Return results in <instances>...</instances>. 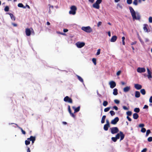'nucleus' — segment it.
Listing matches in <instances>:
<instances>
[{
  "label": "nucleus",
  "instance_id": "f257e3e1",
  "mask_svg": "<svg viewBox=\"0 0 152 152\" xmlns=\"http://www.w3.org/2000/svg\"><path fill=\"white\" fill-rule=\"evenodd\" d=\"M129 10L131 13L133 20H139L140 16L139 13H136L134 9L131 7H129Z\"/></svg>",
  "mask_w": 152,
  "mask_h": 152
},
{
  "label": "nucleus",
  "instance_id": "f03ea898",
  "mask_svg": "<svg viewBox=\"0 0 152 152\" xmlns=\"http://www.w3.org/2000/svg\"><path fill=\"white\" fill-rule=\"evenodd\" d=\"M81 29L83 31L87 33H90L92 31V29L89 26L82 27Z\"/></svg>",
  "mask_w": 152,
  "mask_h": 152
},
{
  "label": "nucleus",
  "instance_id": "7ed1b4c3",
  "mask_svg": "<svg viewBox=\"0 0 152 152\" xmlns=\"http://www.w3.org/2000/svg\"><path fill=\"white\" fill-rule=\"evenodd\" d=\"M125 135L122 132H120L119 133H118L116 135V138L117 139L120 138V140H122L124 137Z\"/></svg>",
  "mask_w": 152,
  "mask_h": 152
},
{
  "label": "nucleus",
  "instance_id": "20e7f679",
  "mask_svg": "<svg viewBox=\"0 0 152 152\" xmlns=\"http://www.w3.org/2000/svg\"><path fill=\"white\" fill-rule=\"evenodd\" d=\"M71 10L69 11V13L73 15L76 14V11L77 10L76 7L75 6H72L70 7Z\"/></svg>",
  "mask_w": 152,
  "mask_h": 152
},
{
  "label": "nucleus",
  "instance_id": "39448f33",
  "mask_svg": "<svg viewBox=\"0 0 152 152\" xmlns=\"http://www.w3.org/2000/svg\"><path fill=\"white\" fill-rule=\"evenodd\" d=\"M111 132L112 134H115L118 133L119 130L117 127H113L110 129Z\"/></svg>",
  "mask_w": 152,
  "mask_h": 152
},
{
  "label": "nucleus",
  "instance_id": "423d86ee",
  "mask_svg": "<svg viewBox=\"0 0 152 152\" xmlns=\"http://www.w3.org/2000/svg\"><path fill=\"white\" fill-rule=\"evenodd\" d=\"M77 47L79 48L83 47L85 45V43L83 42H78L76 43Z\"/></svg>",
  "mask_w": 152,
  "mask_h": 152
},
{
  "label": "nucleus",
  "instance_id": "0eeeda50",
  "mask_svg": "<svg viewBox=\"0 0 152 152\" xmlns=\"http://www.w3.org/2000/svg\"><path fill=\"white\" fill-rule=\"evenodd\" d=\"M64 100L65 102H67L70 103H72V99L69 98L68 96H65L64 98Z\"/></svg>",
  "mask_w": 152,
  "mask_h": 152
},
{
  "label": "nucleus",
  "instance_id": "6e6552de",
  "mask_svg": "<svg viewBox=\"0 0 152 152\" xmlns=\"http://www.w3.org/2000/svg\"><path fill=\"white\" fill-rule=\"evenodd\" d=\"M119 119L118 117H115L114 119L112 120L111 122V123L113 124H115L119 121Z\"/></svg>",
  "mask_w": 152,
  "mask_h": 152
},
{
  "label": "nucleus",
  "instance_id": "1a4fd4ad",
  "mask_svg": "<svg viewBox=\"0 0 152 152\" xmlns=\"http://www.w3.org/2000/svg\"><path fill=\"white\" fill-rule=\"evenodd\" d=\"M143 29L144 31L146 32H150V31L149 29H148V24H145L143 25Z\"/></svg>",
  "mask_w": 152,
  "mask_h": 152
},
{
  "label": "nucleus",
  "instance_id": "9d476101",
  "mask_svg": "<svg viewBox=\"0 0 152 152\" xmlns=\"http://www.w3.org/2000/svg\"><path fill=\"white\" fill-rule=\"evenodd\" d=\"M137 71L139 73L143 72H145V69L144 67H138L137 69Z\"/></svg>",
  "mask_w": 152,
  "mask_h": 152
},
{
  "label": "nucleus",
  "instance_id": "9b49d317",
  "mask_svg": "<svg viewBox=\"0 0 152 152\" xmlns=\"http://www.w3.org/2000/svg\"><path fill=\"white\" fill-rule=\"evenodd\" d=\"M26 34V36H29L31 35V31L29 28H26L25 31Z\"/></svg>",
  "mask_w": 152,
  "mask_h": 152
},
{
  "label": "nucleus",
  "instance_id": "f8f14e48",
  "mask_svg": "<svg viewBox=\"0 0 152 152\" xmlns=\"http://www.w3.org/2000/svg\"><path fill=\"white\" fill-rule=\"evenodd\" d=\"M68 107L69 112L70 114V115L73 118H75V116L73 113H72L71 110L70 109V106L69 105Z\"/></svg>",
  "mask_w": 152,
  "mask_h": 152
},
{
  "label": "nucleus",
  "instance_id": "ddd939ff",
  "mask_svg": "<svg viewBox=\"0 0 152 152\" xmlns=\"http://www.w3.org/2000/svg\"><path fill=\"white\" fill-rule=\"evenodd\" d=\"M147 71L148 75H147L148 78V79H150L152 78L151 72L148 68H147Z\"/></svg>",
  "mask_w": 152,
  "mask_h": 152
},
{
  "label": "nucleus",
  "instance_id": "4468645a",
  "mask_svg": "<svg viewBox=\"0 0 152 152\" xmlns=\"http://www.w3.org/2000/svg\"><path fill=\"white\" fill-rule=\"evenodd\" d=\"M72 108L74 110V113H76L79 112L80 111V107L78 106L76 108L74 106L72 107Z\"/></svg>",
  "mask_w": 152,
  "mask_h": 152
},
{
  "label": "nucleus",
  "instance_id": "2eb2a0df",
  "mask_svg": "<svg viewBox=\"0 0 152 152\" xmlns=\"http://www.w3.org/2000/svg\"><path fill=\"white\" fill-rule=\"evenodd\" d=\"M117 37L116 36H113L110 40V41L112 42H114L117 40Z\"/></svg>",
  "mask_w": 152,
  "mask_h": 152
},
{
  "label": "nucleus",
  "instance_id": "dca6fc26",
  "mask_svg": "<svg viewBox=\"0 0 152 152\" xmlns=\"http://www.w3.org/2000/svg\"><path fill=\"white\" fill-rule=\"evenodd\" d=\"M48 6H49V9L48 12L49 14H51L52 13L51 10H52L53 9V6H50V4H48Z\"/></svg>",
  "mask_w": 152,
  "mask_h": 152
},
{
  "label": "nucleus",
  "instance_id": "f3484780",
  "mask_svg": "<svg viewBox=\"0 0 152 152\" xmlns=\"http://www.w3.org/2000/svg\"><path fill=\"white\" fill-rule=\"evenodd\" d=\"M93 7L94 8L98 9L100 8L99 5L95 3L93 5Z\"/></svg>",
  "mask_w": 152,
  "mask_h": 152
},
{
  "label": "nucleus",
  "instance_id": "a211bd4d",
  "mask_svg": "<svg viewBox=\"0 0 152 152\" xmlns=\"http://www.w3.org/2000/svg\"><path fill=\"white\" fill-rule=\"evenodd\" d=\"M130 87L127 86L124 88V91L125 92H127L130 90Z\"/></svg>",
  "mask_w": 152,
  "mask_h": 152
},
{
  "label": "nucleus",
  "instance_id": "6ab92c4d",
  "mask_svg": "<svg viewBox=\"0 0 152 152\" xmlns=\"http://www.w3.org/2000/svg\"><path fill=\"white\" fill-rule=\"evenodd\" d=\"M36 138L35 137L31 136L30 138H27V140L30 141L32 140H35Z\"/></svg>",
  "mask_w": 152,
  "mask_h": 152
},
{
  "label": "nucleus",
  "instance_id": "aec40b11",
  "mask_svg": "<svg viewBox=\"0 0 152 152\" xmlns=\"http://www.w3.org/2000/svg\"><path fill=\"white\" fill-rule=\"evenodd\" d=\"M133 118L135 119H137L139 117V115L137 113H134L133 115Z\"/></svg>",
  "mask_w": 152,
  "mask_h": 152
},
{
  "label": "nucleus",
  "instance_id": "412c9836",
  "mask_svg": "<svg viewBox=\"0 0 152 152\" xmlns=\"http://www.w3.org/2000/svg\"><path fill=\"white\" fill-rule=\"evenodd\" d=\"M77 78L79 80V81H80L82 83H83V85H84L85 86L84 84L83 83V78L81 77H80V76H79V75H77Z\"/></svg>",
  "mask_w": 152,
  "mask_h": 152
},
{
  "label": "nucleus",
  "instance_id": "4be33fe9",
  "mask_svg": "<svg viewBox=\"0 0 152 152\" xmlns=\"http://www.w3.org/2000/svg\"><path fill=\"white\" fill-rule=\"evenodd\" d=\"M110 127V125H108L107 124H105L104 126V129L105 131H107L108 129V128Z\"/></svg>",
  "mask_w": 152,
  "mask_h": 152
},
{
  "label": "nucleus",
  "instance_id": "5701e85b",
  "mask_svg": "<svg viewBox=\"0 0 152 152\" xmlns=\"http://www.w3.org/2000/svg\"><path fill=\"white\" fill-rule=\"evenodd\" d=\"M140 96V93L139 91H136L135 93V97L136 98H139Z\"/></svg>",
  "mask_w": 152,
  "mask_h": 152
},
{
  "label": "nucleus",
  "instance_id": "b1692460",
  "mask_svg": "<svg viewBox=\"0 0 152 152\" xmlns=\"http://www.w3.org/2000/svg\"><path fill=\"white\" fill-rule=\"evenodd\" d=\"M15 124L19 128V129H20L23 134H24V135H25L26 134V132L25 131H24V130H23L21 128L19 127L17 124Z\"/></svg>",
  "mask_w": 152,
  "mask_h": 152
},
{
  "label": "nucleus",
  "instance_id": "393cba45",
  "mask_svg": "<svg viewBox=\"0 0 152 152\" xmlns=\"http://www.w3.org/2000/svg\"><path fill=\"white\" fill-rule=\"evenodd\" d=\"M106 118V116L105 115H104L102 117V120H101V123L103 124L105 122V120Z\"/></svg>",
  "mask_w": 152,
  "mask_h": 152
},
{
  "label": "nucleus",
  "instance_id": "a878e982",
  "mask_svg": "<svg viewBox=\"0 0 152 152\" xmlns=\"http://www.w3.org/2000/svg\"><path fill=\"white\" fill-rule=\"evenodd\" d=\"M9 14L10 15L11 18L13 20H15V18L13 14L11 13H9Z\"/></svg>",
  "mask_w": 152,
  "mask_h": 152
},
{
  "label": "nucleus",
  "instance_id": "bb28decb",
  "mask_svg": "<svg viewBox=\"0 0 152 152\" xmlns=\"http://www.w3.org/2000/svg\"><path fill=\"white\" fill-rule=\"evenodd\" d=\"M113 94L115 95H116L118 94V90L116 88H115L113 90Z\"/></svg>",
  "mask_w": 152,
  "mask_h": 152
},
{
  "label": "nucleus",
  "instance_id": "cd10ccee",
  "mask_svg": "<svg viewBox=\"0 0 152 152\" xmlns=\"http://www.w3.org/2000/svg\"><path fill=\"white\" fill-rule=\"evenodd\" d=\"M110 86H116L115 83L113 81H111L109 83Z\"/></svg>",
  "mask_w": 152,
  "mask_h": 152
},
{
  "label": "nucleus",
  "instance_id": "c85d7f7f",
  "mask_svg": "<svg viewBox=\"0 0 152 152\" xmlns=\"http://www.w3.org/2000/svg\"><path fill=\"white\" fill-rule=\"evenodd\" d=\"M18 6L20 7H22L23 8H26V7L24 6L23 4L22 3H19L18 4Z\"/></svg>",
  "mask_w": 152,
  "mask_h": 152
},
{
  "label": "nucleus",
  "instance_id": "c756f323",
  "mask_svg": "<svg viewBox=\"0 0 152 152\" xmlns=\"http://www.w3.org/2000/svg\"><path fill=\"white\" fill-rule=\"evenodd\" d=\"M140 92L142 95H145L146 93L145 90L144 89H142L141 90Z\"/></svg>",
  "mask_w": 152,
  "mask_h": 152
},
{
  "label": "nucleus",
  "instance_id": "7c9ffc66",
  "mask_svg": "<svg viewBox=\"0 0 152 152\" xmlns=\"http://www.w3.org/2000/svg\"><path fill=\"white\" fill-rule=\"evenodd\" d=\"M140 111V110L139 108H135L134 110V111L137 113H139Z\"/></svg>",
  "mask_w": 152,
  "mask_h": 152
},
{
  "label": "nucleus",
  "instance_id": "2f4dec72",
  "mask_svg": "<svg viewBox=\"0 0 152 152\" xmlns=\"http://www.w3.org/2000/svg\"><path fill=\"white\" fill-rule=\"evenodd\" d=\"M126 114L127 115V116H131L132 115V112L131 111H128L126 112Z\"/></svg>",
  "mask_w": 152,
  "mask_h": 152
},
{
  "label": "nucleus",
  "instance_id": "473e14b6",
  "mask_svg": "<svg viewBox=\"0 0 152 152\" xmlns=\"http://www.w3.org/2000/svg\"><path fill=\"white\" fill-rule=\"evenodd\" d=\"M108 103L107 101H104L103 103V105L104 106L106 107L108 104Z\"/></svg>",
  "mask_w": 152,
  "mask_h": 152
},
{
  "label": "nucleus",
  "instance_id": "72a5a7b5",
  "mask_svg": "<svg viewBox=\"0 0 152 152\" xmlns=\"http://www.w3.org/2000/svg\"><path fill=\"white\" fill-rule=\"evenodd\" d=\"M92 61L93 63H94V65H96V59L95 58H92Z\"/></svg>",
  "mask_w": 152,
  "mask_h": 152
},
{
  "label": "nucleus",
  "instance_id": "f704fd0d",
  "mask_svg": "<svg viewBox=\"0 0 152 152\" xmlns=\"http://www.w3.org/2000/svg\"><path fill=\"white\" fill-rule=\"evenodd\" d=\"M151 133V132L150 130L149 129H148V130H147V131H146V137L148 136L149 134L150 133Z\"/></svg>",
  "mask_w": 152,
  "mask_h": 152
},
{
  "label": "nucleus",
  "instance_id": "c9c22d12",
  "mask_svg": "<svg viewBox=\"0 0 152 152\" xmlns=\"http://www.w3.org/2000/svg\"><path fill=\"white\" fill-rule=\"evenodd\" d=\"M9 8L8 6H6L4 9V10L5 12H8L9 11Z\"/></svg>",
  "mask_w": 152,
  "mask_h": 152
},
{
  "label": "nucleus",
  "instance_id": "e433bc0d",
  "mask_svg": "<svg viewBox=\"0 0 152 152\" xmlns=\"http://www.w3.org/2000/svg\"><path fill=\"white\" fill-rule=\"evenodd\" d=\"M25 144L26 145H28L30 144V141L29 140H26L25 141Z\"/></svg>",
  "mask_w": 152,
  "mask_h": 152
},
{
  "label": "nucleus",
  "instance_id": "4c0bfd02",
  "mask_svg": "<svg viewBox=\"0 0 152 152\" xmlns=\"http://www.w3.org/2000/svg\"><path fill=\"white\" fill-rule=\"evenodd\" d=\"M110 113L112 116H113L115 114V113L113 110L110 111Z\"/></svg>",
  "mask_w": 152,
  "mask_h": 152
},
{
  "label": "nucleus",
  "instance_id": "58836bf2",
  "mask_svg": "<svg viewBox=\"0 0 152 152\" xmlns=\"http://www.w3.org/2000/svg\"><path fill=\"white\" fill-rule=\"evenodd\" d=\"M132 0H127L126 2L127 4H130L132 3Z\"/></svg>",
  "mask_w": 152,
  "mask_h": 152
},
{
  "label": "nucleus",
  "instance_id": "ea45409f",
  "mask_svg": "<svg viewBox=\"0 0 152 152\" xmlns=\"http://www.w3.org/2000/svg\"><path fill=\"white\" fill-rule=\"evenodd\" d=\"M133 4L136 6L137 5V0H134V1L133 2Z\"/></svg>",
  "mask_w": 152,
  "mask_h": 152
},
{
  "label": "nucleus",
  "instance_id": "a19ab883",
  "mask_svg": "<svg viewBox=\"0 0 152 152\" xmlns=\"http://www.w3.org/2000/svg\"><path fill=\"white\" fill-rule=\"evenodd\" d=\"M111 140L114 142H115L117 141V139L116 137H112L111 138Z\"/></svg>",
  "mask_w": 152,
  "mask_h": 152
},
{
  "label": "nucleus",
  "instance_id": "79ce46f5",
  "mask_svg": "<svg viewBox=\"0 0 152 152\" xmlns=\"http://www.w3.org/2000/svg\"><path fill=\"white\" fill-rule=\"evenodd\" d=\"M110 109V107H107L104 109V111L105 112H108L109 110Z\"/></svg>",
  "mask_w": 152,
  "mask_h": 152
},
{
  "label": "nucleus",
  "instance_id": "37998d69",
  "mask_svg": "<svg viewBox=\"0 0 152 152\" xmlns=\"http://www.w3.org/2000/svg\"><path fill=\"white\" fill-rule=\"evenodd\" d=\"M102 2V0H97L95 3L99 5Z\"/></svg>",
  "mask_w": 152,
  "mask_h": 152
},
{
  "label": "nucleus",
  "instance_id": "c03bdc74",
  "mask_svg": "<svg viewBox=\"0 0 152 152\" xmlns=\"http://www.w3.org/2000/svg\"><path fill=\"white\" fill-rule=\"evenodd\" d=\"M146 130L144 128H142L141 130V132L142 133H144L146 132Z\"/></svg>",
  "mask_w": 152,
  "mask_h": 152
},
{
  "label": "nucleus",
  "instance_id": "a18cd8bd",
  "mask_svg": "<svg viewBox=\"0 0 152 152\" xmlns=\"http://www.w3.org/2000/svg\"><path fill=\"white\" fill-rule=\"evenodd\" d=\"M135 88L139 90L142 88V86H134Z\"/></svg>",
  "mask_w": 152,
  "mask_h": 152
},
{
  "label": "nucleus",
  "instance_id": "49530a36",
  "mask_svg": "<svg viewBox=\"0 0 152 152\" xmlns=\"http://www.w3.org/2000/svg\"><path fill=\"white\" fill-rule=\"evenodd\" d=\"M148 141L149 142H151L152 141V137H150L148 138Z\"/></svg>",
  "mask_w": 152,
  "mask_h": 152
},
{
  "label": "nucleus",
  "instance_id": "de8ad7c7",
  "mask_svg": "<svg viewBox=\"0 0 152 152\" xmlns=\"http://www.w3.org/2000/svg\"><path fill=\"white\" fill-rule=\"evenodd\" d=\"M114 102L117 104H118L120 103V101L117 99H115L114 101Z\"/></svg>",
  "mask_w": 152,
  "mask_h": 152
},
{
  "label": "nucleus",
  "instance_id": "09e8293b",
  "mask_svg": "<svg viewBox=\"0 0 152 152\" xmlns=\"http://www.w3.org/2000/svg\"><path fill=\"white\" fill-rule=\"evenodd\" d=\"M102 24V22L101 21H99L98 22V23L97 24V26L98 27H99Z\"/></svg>",
  "mask_w": 152,
  "mask_h": 152
},
{
  "label": "nucleus",
  "instance_id": "8fccbe9b",
  "mask_svg": "<svg viewBox=\"0 0 152 152\" xmlns=\"http://www.w3.org/2000/svg\"><path fill=\"white\" fill-rule=\"evenodd\" d=\"M100 49H98L97 50V51L96 53V55H99L100 54Z\"/></svg>",
  "mask_w": 152,
  "mask_h": 152
},
{
  "label": "nucleus",
  "instance_id": "3c124183",
  "mask_svg": "<svg viewBox=\"0 0 152 152\" xmlns=\"http://www.w3.org/2000/svg\"><path fill=\"white\" fill-rule=\"evenodd\" d=\"M144 126V124H139V126L140 127H143Z\"/></svg>",
  "mask_w": 152,
  "mask_h": 152
},
{
  "label": "nucleus",
  "instance_id": "603ef678",
  "mask_svg": "<svg viewBox=\"0 0 152 152\" xmlns=\"http://www.w3.org/2000/svg\"><path fill=\"white\" fill-rule=\"evenodd\" d=\"M149 21L150 23H152V17H150L149 18Z\"/></svg>",
  "mask_w": 152,
  "mask_h": 152
},
{
  "label": "nucleus",
  "instance_id": "864d4df0",
  "mask_svg": "<svg viewBox=\"0 0 152 152\" xmlns=\"http://www.w3.org/2000/svg\"><path fill=\"white\" fill-rule=\"evenodd\" d=\"M147 148H145L143 149L141 151V152H146V151H147Z\"/></svg>",
  "mask_w": 152,
  "mask_h": 152
},
{
  "label": "nucleus",
  "instance_id": "5fc2aeb1",
  "mask_svg": "<svg viewBox=\"0 0 152 152\" xmlns=\"http://www.w3.org/2000/svg\"><path fill=\"white\" fill-rule=\"evenodd\" d=\"M121 72L120 70L118 71L116 73V75H117L118 76L120 75L121 73Z\"/></svg>",
  "mask_w": 152,
  "mask_h": 152
},
{
  "label": "nucleus",
  "instance_id": "6e6d98bb",
  "mask_svg": "<svg viewBox=\"0 0 152 152\" xmlns=\"http://www.w3.org/2000/svg\"><path fill=\"white\" fill-rule=\"evenodd\" d=\"M123 109H124V110H127L129 109L128 108L126 107L125 106H123Z\"/></svg>",
  "mask_w": 152,
  "mask_h": 152
},
{
  "label": "nucleus",
  "instance_id": "4d7b16f0",
  "mask_svg": "<svg viewBox=\"0 0 152 152\" xmlns=\"http://www.w3.org/2000/svg\"><path fill=\"white\" fill-rule=\"evenodd\" d=\"M128 119L129 121H132V119L128 116L126 117Z\"/></svg>",
  "mask_w": 152,
  "mask_h": 152
},
{
  "label": "nucleus",
  "instance_id": "13d9d810",
  "mask_svg": "<svg viewBox=\"0 0 152 152\" xmlns=\"http://www.w3.org/2000/svg\"><path fill=\"white\" fill-rule=\"evenodd\" d=\"M149 102L150 103H152V96H151L149 100Z\"/></svg>",
  "mask_w": 152,
  "mask_h": 152
},
{
  "label": "nucleus",
  "instance_id": "bf43d9fd",
  "mask_svg": "<svg viewBox=\"0 0 152 152\" xmlns=\"http://www.w3.org/2000/svg\"><path fill=\"white\" fill-rule=\"evenodd\" d=\"M113 108L116 110H117L118 109V107L116 106L113 107Z\"/></svg>",
  "mask_w": 152,
  "mask_h": 152
},
{
  "label": "nucleus",
  "instance_id": "052dcab7",
  "mask_svg": "<svg viewBox=\"0 0 152 152\" xmlns=\"http://www.w3.org/2000/svg\"><path fill=\"white\" fill-rule=\"evenodd\" d=\"M117 6L118 7H119L121 9H122V6L121 5H120V4H117Z\"/></svg>",
  "mask_w": 152,
  "mask_h": 152
},
{
  "label": "nucleus",
  "instance_id": "680f3d73",
  "mask_svg": "<svg viewBox=\"0 0 152 152\" xmlns=\"http://www.w3.org/2000/svg\"><path fill=\"white\" fill-rule=\"evenodd\" d=\"M137 42L136 41H134V42H132V43H131V45H134L136 44L137 43Z\"/></svg>",
  "mask_w": 152,
  "mask_h": 152
},
{
  "label": "nucleus",
  "instance_id": "e2e57ef3",
  "mask_svg": "<svg viewBox=\"0 0 152 152\" xmlns=\"http://www.w3.org/2000/svg\"><path fill=\"white\" fill-rule=\"evenodd\" d=\"M148 105H144V107H143V109H148Z\"/></svg>",
  "mask_w": 152,
  "mask_h": 152
},
{
  "label": "nucleus",
  "instance_id": "0e129e2a",
  "mask_svg": "<svg viewBox=\"0 0 152 152\" xmlns=\"http://www.w3.org/2000/svg\"><path fill=\"white\" fill-rule=\"evenodd\" d=\"M106 122L107 123V124H106L108 125H110V123H109V121L108 120H106Z\"/></svg>",
  "mask_w": 152,
  "mask_h": 152
},
{
  "label": "nucleus",
  "instance_id": "69168bd1",
  "mask_svg": "<svg viewBox=\"0 0 152 152\" xmlns=\"http://www.w3.org/2000/svg\"><path fill=\"white\" fill-rule=\"evenodd\" d=\"M12 24L15 27H16L17 26V24L15 23H12Z\"/></svg>",
  "mask_w": 152,
  "mask_h": 152
},
{
  "label": "nucleus",
  "instance_id": "338daca9",
  "mask_svg": "<svg viewBox=\"0 0 152 152\" xmlns=\"http://www.w3.org/2000/svg\"><path fill=\"white\" fill-rule=\"evenodd\" d=\"M126 83L124 82H121V84L122 85H124Z\"/></svg>",
  "mask_w": 152,
  "mask_h": 152
},
{
  "label": "nucleus",
  "instance_id": "774afa93",
  "mask_svg": "<svg viewBox=\"0 0 152 152\" xmlns=\"http://www.w3.org/2000/svg\"><path fill=\"white\" fill-rule=\"evenodd\" d=\"M27 152H30V148L28 147V148H27Z\"/></svg>",
  "mask_w": 152,
  "mask_h": 152
}]
</instances>
